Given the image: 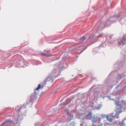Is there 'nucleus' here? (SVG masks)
<instances>
[{
	"label": "nucleus",
	"mask_w": 126,
	"mask_h": 126,
	"mask_svg": "<svg viewBox=\"0 0 126 126\" xmlns=\"http://www.w3.org/2000/svg\"><path fill=\"white\" fill-rule=\"evenodd\" d=\"M115 104L116 105V112L114 117H117L120 113L122 112L121 109L123 107L124 109H126V102L122 100L120 102L116 101Z\"/></svg>",
	"instance_id": "f257e3e1"
},
{
	"label": "nucleus",
	"mask_w": 126,
	"mask_h": 126,
	"mask_svg": "<svg viewBox=\"0 0 126 126\" xmlns=\"http://www.w3.org/2000/svg\"><path fill=\"white\" fill-rule=\"evenodd\" d=\"M40 54L42 56H51V55L50 53H46L43 52L41 53H40Z\"/></svg>",
	"instance_id": "f03ea898"
},
{
	"label": "nucleus",
	"mask_w": 126,
	"mask_h": 126,
	"mask_svg": "<svg viewBox=\"0 0 126 126\" xmlns=\"http://www.w3.org/2000/svg\"><path fill=\"white\" fill-rule=\"evenodd\" d=\"M45 84L43 85H41L40 84H39L38 87L36 88V90H38L40 89H42L44 86Z\"/></svg>",
	"instance_id": "7ed1b4c3"
},
{
	"label": "nucleus",
	"mask_w": 126,
	"mask_h": 126,
	"mask_svg": "<svg viewBox=\"0 0 126 126\" xmlns=\"http://www.w3.org/2000/svg\"><path fill=\"white\" fill-rule=\"evenodd\" d=\"M11 122H12L9 120H8L6 122H3L2 125V126H3L4 125H6L9 123H11Z\"/></svg>",
	"instance_id": "20e7f679"
},
{
	"label": "nucleus",
	"mask_w": 126,
	"mask_h": 126,
	"mask_svg": "<svg viewBox=\"0 0 126 126\" xmlns=\"http://www.w3.org/2000/svg\"><path fill=\"white\" fill-rule=\"evenodd\" d=\"M87 116L88 118H91L92 117L91 115V112H89L88 113V114L86 115Z\"/></svg>",
	"instance_id": "39448f33"
},
{
	"label": "nucleus",
	"mask_w": 126,
	"mask_h": 126,
	"mask_svg": "<svg viewBox=\"0 0 126 126\" xmlns=\"http://www.w3.org/2000/svg\"><path fill=\"white\" fill-rule=\"evenodd\" d=\"M106 117L107 118V120L109 121H111L112 120V118H111L110 116H108L107 115Z\"/></svg>",
	"instance_id": "423d86ee"
},
{
	"label": "nucleus",
	"mask_w": 126,
	"mask_h": 126,
	"mask_svg": "<svg viewBox=\"0 0 126 126\" xmlns=\"http://www.w3.org/2000/svg\"><path fill=\"white\" fill-rule=\"evenodd\" d=\"M73 118V116L72 115H69L67 117V118H68V119L69 120H72V119Z\"/></svg>",
	"instance_id": "0eeeda50"
},
{
	"label": "nucleus",
	"mask_w": 126,
	"mask_h": 126,
	"mask_svg": "<svg viewBox=\"0 0 126 126\" xmlns=\"http://www.w3.org/2000/svg\"><path fill=\"white\" fill-rule=\"evenodd\" d=\"M86 39V37L83 36L81 38L79 39V41H82L85 40Z\"/></svg>",
	"instance_id": "6e6552de"
},
{
	"label": "nucleus",
	"mask_w": 126,
	"mask_h": 126,
	"mask_svg": "<svg viewBox=\"0 0 126 126\" xmlns=\"http://www.w3.org/2000/svg\"><path fill=\"white\" fill-rule=\"evenodd\" d=\"M124 120H123L121 123H120V126H125V123L124 122Z\"/></svg>",
	"instance_id": "1a4fd4ad"
},
{
	"label": "nucleus",
	"mask_w": 126,
	"mask_h": 126,
	"mask_svg": "<svg viewBox=\"0 0 126 126\" xmlns=\"http://www.w3.org/2000/svg\"><path fill=\"white\" fill-rule=\"evenodd\" d=\"M48 79H45L44 80V82L45 83L46 81H47Z\"/></svg>",
	"instance_id": "9d476101"
},
{
	"label": "nucleus",
	"mask_w": 126,
	"mask_h": 126,
	"mask_svg": "<svg viewBox=\"0 0 126 126\" xmlns=\"http://www.w3.org/2000/svg\"><path fill=\"white\" fill-rule=\"evenodd\" d=\"M80 47V46H79V47H78V48H77L78 49H81V48H80V47Z\"/></svg>",
	"instance_id": "9b49d317"
},
{
	"label": "nucleus",
	"mask_w": 126,
	"mask_h": 126,
	"mask_svg": "<svg viewBox=\"0 0 126 126\" xmlns=\"http://www.w3.org/2000/svg\"><path fill=\"white\" fill-rule=\"evenodd\" d=\"M120 44H121V43H119V45Z\"/></svg>",
	"instance_id": "f8f14e48"
},
{
	"label": "nucleus",
	"mask_w": 126,
	"mask_h": 126,
	"mask_svg": "<svg viewBox=\"0 0 126 126\" xmlns=\"http://www.w3.org/2000/svg\"><path fill=\"white\" fill-rule=\"evenodd\" d=\"M122 43H123V41H121V42Z\"/></svg>",
	"instance_id": "ddd939ff"
},
{
	"label": "nucleus",
	"mask_w": 126,
	"mask_h": 126,
	"mask_svg": "<svg viewBox=\"0 0 126 126\" xmlns=\"http://www.w3.org/2000/svg\"><path fill=\"white\" fill-rule=\"evenodd\" d=\"M123 45H124V43H123Z\"/></svg>",
	"instance_id": "4468645a"
}]
</instances>
